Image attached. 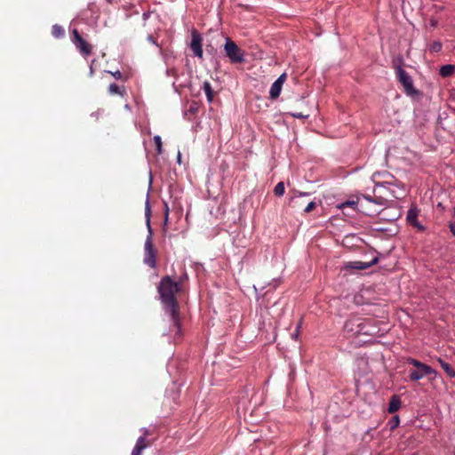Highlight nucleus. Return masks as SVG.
<instances>
[{"mask_svg":"<svg viewBox=\"0 0 455 455\" xmlns=\"http://www.w3.org/2000/svg\"><path fill=\"white\" fill-rule=\"evenodd\" d=\"M109 73L114 76L115 79L119 80V79L123 78V74L119 70H117L116 72H109Z\"/></svg>","mask_w":455,"mask_h":455,"instance_id":"a878e982","label":"nucleus"},{"mask_svg":"<svg viewBox=\"0 0 455 455\" xmlns=\"http://www.w3.org/2000/svg\"><path fill=\"white\" fill-rule=\"evenodd\" d=\"M315 206H316V204L315 202H310L305 207L304 212L307 213L311 212L315 208Z\"/></svg>","mask_w":455,"mask_h":455,"instance_id":"b1692460","label":"nucleus"},{"mask_svg":"<svg viewBox=\"0 0 455 455\" xmlns=\"http://www.w3.org/2000/svg\"><path fill=\"white\" fill-rule=\"evenodd\" d=\"M203 90H204V92L206 94L208 101H210V102L212 101L213 97H214V92H213V90L212 88V85H211L210 82L205 81L204 83Z\"/></svg>","mask_w":455,"mask_h":455,"instance_id":"6ab92c4d","label":"nucleus"},{"mask_svg":"<svg viewBox=\"0 0 455 455\" xmlns=\"http://www.w3.org/2000/svg\"><path fill=\"white\" fill-rule=\"evenodd\" d=\"M298 336H299V331H296V332H295V333H294V335H293V338H294V339H297V338H298Z\"/></svg>","mask_w":455,"mask_h":455,"instance_id":"e433bc0d","label":"nucleus"},{"mask_svg":"<svg viewBox=\"0 0 455 455\" xmlns=\"http://www.w3.org/2000/svg\"><path fill=\"white\" fill-rule=\"evenodd\" d=\"M361 326V335L377 336L381 331L378 325V322L372 318H363Z\"/></svg>","mask_w":455,"mask_h":455,"instance_id":"39448f33","label":"nucleus"},{"mask_svg":"<svg viewBox=\"0 0 455 455\" xmlns=\"http://www.w3.org/2000/svg\"><path fill=\"white\" fill-rule=\"evenodd\" d=\"M284 191H285V187H284V183L283 181L278 182L274 188V193L277 196H283Z\"/></svg>","mask_w":455,"mask_h":455,"instance_id":"aec40b11","label":"nucleus"},{"mask_svg":"<svg viewBox=\"0 0 455 455\" xmlns=\"http://www.w3.org/2000/svg\"><path fill=\"white\" fill-rule=\"evenodd\" d=\"M149 212H150L149 206H148V204L147 203V212H146L147 223H148V228H150V226H149ZM144 249H145V253H146L147 256H156V250L155 249L153 242H152L151 230L150 229H149V235H148V237L146 239V242H145V244H144Z\"/></svg>","mask_w":455,"mask_h":455,"instance_id":"6e6552de","label":"nucleus"},{"mask_svg":"<svg viewBox=\"0 0 455 455\" xmlns=\"http://www.w3.org/2000/svg\"><path fill=\"white\" fill-rule=\"evenodd\" d=\"M356 204H357V203L355 201H347L341 204V207H345V206L355 207Z\"/></svg>","mask_w":455,"mask_h":455,"instance_id":"c85d7f7f","label":"nucleus"},{"mask_svg":"<svg viewBox=\"0 0 455 455\" xmlns=\"http://www.w3.org/2000/svg\"><path fill=\"white\" fill-rule=\"evenodd\" d=\"M191 43H190V49L193 51L194 54L197 56L198 58L203 57V48H202V36L196 31L194 29L191 33Z\"/></svg>","mask_w":455,"mask_h":455,"instance_id":"423d86ee","label":"nucleus"},{"mask_svg":"<svg viewBox=\"0 0 455 455\" xmlns=\"http://www.w3.org/2000/svg\"><path fill=\"white\" fill-rule=\"evenodd\" d=\"M286 80V74H282L271 85L269 91V98L272 100H275L279 97L282 87Z\"/></svg>","mask_w":455,"mask_h":455,"instance_id":"9d476101","label":"nucleus"},{"mask_svg":"<svg viewBox=\"0 0 455 455\" xmlns=\"http://www.w3.org/2000/svg\"><path fill=\"white\" fill-rule=\"evenodd\" d=\"M94 61H95V60H92V64H93V63H94ZM92 74H93V68H92V65H91V67H90V75H91V76H92Z\"/></svg>","mask_w":455,"mask_h":455,"instance_id":"f704fd0d","label":"nucleus"},{"mask_svg":"<svg viewBox=\"0 0 455 455\" xmlns=\"http://www.w3.org/2000/svg\"><path fill=\"white\" fill-rule=\"evenodd\" d=\"M273 309H276L275 311V315L273 316L275 319H280L281 316L283 315V311H284V305L283 303H282L281 301H276L273 307H272Z\"/></svg>","mask_w":455,"mask_h":455,"instance_id":"dca6fc26","label":"nucleus"},{"mask_svg":"<svg viewBox=\"0 0 455 455\" xmlns=\"http://www.w3.org/2000/svg\"><path fill=\"white\" fill-rule=\"evenodd\" d=\"M455 66L451 64L443 65L439 69V75L442 77H448L454 74Z\"/></svg>","mask_w":455,"mask_h":455,"instance_id":"ddd939ff","label":"nucleus"},{"mask_svg":"<svg viewBox=\"0 0 455 455\" xmlns=\"http://www.w3.org/2000/svg\"><path fill=\"white\" fill-rule=\"evenodd\" d=\"M397 80L403 85L406 94L413 96L418 93V91L413 86V81L411 76L401 67L395 70Z\"/></svg>","mask_w":455,"mask_h":455,"instance_id":"7ed1b4c3","label":"nucleus"},{"mask_svg":"<svg viewBox=\"0 0 455 455\" xmlns=\"http://www.w3.org/2000/svg\"><path fill=\"white\" fill-rule=\"evenodd\" d=\"M254 288L257 291L258 288L263 290L265 288V283L262 281H258L256 284H254Z\"/></svg>","mask_w":455,"mask_h":455,"instance_id":"c756f323","label":"nucleus"},{"mask_svg":"<svg viewBox=\"0 0 455 455\" xmlns=\"http://www.w3.org/2000/svg\"><path fill=\"white\" fill-rule=\"evenodd\" d=\"M391 423H392V427L391 428H395L398 426L399 424V417L398 416H395L392 420H391Z\"/></svg>","mask_w":455,"mask_h":455,"instance_id":"bb28decb","label":"nucleus"},{"mask_svg":"<svg viewBox=\"0 0 455 455\" xmlns=\"http://www.w3.org/2000/svg\"><path fill=\"white\" fill-rule=\"evenodd\" d=\"M432 373L435 375L436 374V372L430 366L425 364L421 368L411 371L410 372V378L412 380H419L423 377L430 375Z\"/></svg>","mask_w":455,"mask_h":455,"instance_id":"9b49d317","label":"nucleus"},{"mask_svg":"<svg viewBox=\"0 0 455 455\" xmlns=\"http://www.w3.org/2000/svg\"><path fill=\"white\" fill-rule=\"evenodd\" d=\"M226 55L229 58L232 63H242L244 61V53L237 44L230 38H227L225 44Z\"/></svg>","mask_w":455,"mask_h":455,"instance_id":"f03ea898","label":"nucleus"},{"mask_svg":"<svg viewBox=\"0 0 455 455\" xmlns=\"http://www.w3.org/2000/svg\"><path fill=\"white\" fill-rule=\"evenodd\" d=\"M150 13L149 12H144L142 14V26L144 27L146 25L147 20L149 18Z\"/></svg>","mask_w":455,"mask_h":455,"instance_id":"7c9ffc66","label":"nucleus"},{"mask_svg":"<svg viewBox=\"0 0 455 455\" xmlns=\"http://www.w3.org/2000/svg\"><path fill=\"white\" fill-rule=\"evenodd\" d=\"M442 44L440 42H434L430 49L432 52H438L442 50Z\"/></svg>","mask_w":455,"mask_h":455,"instance_id":"5701e85b","label":"nucleus"},{"mask_svg":"<svg viewBox=\"0 0 455 455\" xmlns=\"http://www.w3.org/2000/svg\"><path fill=\"white\" fill-rule=\"evenodd\" d=\"M296 203H297L296 198L295 197L291 198V204H296Z\"/></svg>","mask_w":455,"mask_h":455,"instance_id":"4c0bfd02","label":"nucleus"},{"mask_svg":"<svg viewBox=\"0 0 455 455\" xmlns=\"http://www.w3.org/2000/svg\"><path fill=\"white\" fill-rule=\"evenodd\" d=\"M180 291L178 283L173 282L170 276L164 277L158 286V292L166 310L172 316L173 323L179 328V306L175 293Z\"/></svg>","mask_w":455,"mask_h":455,"instance_id":"f257e3e1","label":"nucleus"},{"mask_svg":"<svg viewBox=\"0 0 455 455\" xmlns=\"http://www.w3.org/2000/svg\"><path fill=\"white\" fill-rule=\"evenodd\" d=\"M400 406H401V400H400L399 396L393 395L391 397L390 403L388 404L387 411L389 413H394L399 410Z\"/></svg>","mask_w":455,"mask_h":455,"instance_id":"4468645a","label":"nucleus"},{"mask_svg":"<svg viewBox=\"0 0 455 455\" xmlns=\"http://www.w3.org/2000/svg\"><path fill=\"white\" fill-rule=\"evenodd\" d=\"M52 35L55 38H62L65 36V30L60 25L54 24L52 27Z\"/></svg>","mask_w":455,"mask_h":455,"instance_id":"f3484780","label":"nucleus"},{"mask_svg":"<svg viewBox=\"0 0 455 455\" xmlns=\"http://www.w3.org/2000/svg\"><path fill=\"white\" fill-rule=\"evenodd\" d=\"M148 442L146 441V438L144 436H141L140 437L137 442H136V444H135V447L136 448H140V450H144L148 447Z\"/></svg>","mask_w":455,"mask_h":455,"instance_id":"412c9836","label":"nucleus"},{"mask_svg":"<svg viewBox=\"0 0 455 455\" xmlns=\"http://www.w3.org/2000/svg\"><path fill=\"white\" fill-rule=\"evenodd\" d=\"M438 362L440 363L442 368L449 377H455V370L448 363L444 362L441 358L438 359Z\"/></svg>","mask_w":455,"mask_h":455,"instance_id":"a211bd4d","label":"nucleus"},{"mask_svg":"<svg viewBox=\"0 0 455 455\" xmlns=\"http://www.w3.org/2000/svg\"><path fill=\"white\" fill-rule=\"evenodd\" d=\"M410 363H411L412 365H414L415 367H417V369L421 368L422 366H424V365H425L424 363H420V362H419V361H417V360H415V359H411V360H410Z\"/></svg>","mask_w":455,"mask_h":455,"instance_id":"393cba45","label":"nucleus"},{"mask_svg":"<svg viewBox=\"0 0 455 455\" xmlns=\"http://www.w3.org/2000/svg\"><path fill=\"white\" fill-rule=\"evenodd\" d=\"M301 327V320L299 321V323H298V326H297V330L296 331H299V328Z\"/></svg>","mask_w":455,"mask_h":455,"instance_id":"c9c22d12","label":"nucleus"},{"mask_svg":"<svg viewBox=\"0 0 455 455\" xmlns=\"http://www.w3.org/2000/svg\"><path fill=\"white\" fill-rule=\"evenodd\" d=\"M108 92L111 95H120L124 96L125 94V88L124 86H119L116 84H111L108 86Z\"/></svg>","mask_w":455,"mask_h":455,"instance_id":"2eb2a0df","label":"nucleus"},{"mask_svg":"<svg viewBox=\"0 0 455 455\" xmlns=\"http://www.w3.org/2000/svg\"><path fill=\"white\" fill-rule=\"evenodd\" d=\"M141 453H142V450H140V448H136V447H134L132 451V455H141Z\"/></svg>","mask_w":455,"mask_h":455,"instance_id":"2f4dec72","label":"nucleus"},{"mask_svg":"<svg viewBox=\"0 0 455 455\" xmlns=\"http://www.w3.org/2000/svg\"><path fill=\"white\" fill-rule=\"evenodd\" d=\"M154 143L156 147V152L157 154H162V140H161V137L159 135H156L154 137Z\"/></svg>","mask_w":455,"mask_h":455,"instance_id":"4be33fe9","label":"nucleus"},{"mask_svg":"<svg viewBox=\"0 0 455 455\" xmlns=\"http://www.w3.org/2000/svg\"><path fill=\"white\" fill-rule=\"evenodd\" d=\"M147 263L151 265V266H154V264H155L154 258H148L147 259Z\"/></svg>","mask_w":455,"mask_h":455,"instance_id":"72a5a7b5","label":"nucleus"},{"mask_svg":"<svg viewBox=\"0 0 455 455\" xmlns=\"http://www.w3.org/2000/svg\"><path fill=\"white\" fill-rule=\"evenodd\" d=\"M291 116L293 117H296V118H307L308 116V115H303L302 113L300 112H294V113H291Z\"/></svg>","mask_w":455,"mask_h":455,"instance_id":"cd10ccee","label":"nucleus"},{"mask_svg":"<svg viewBox=\"0 0 455 455\" xmlns=\"http://www.w3.org/2000/svg\"><path fill=\"white\" fill-rule=\"evenodd\" d=\"M361 323H363V318L350 319L345 323V331L354 336L361 335V326L363 324Z\"/></svg>","mask_w":455,"mask_h":455,"instance_id":"1a4fd4ad","label":"nucleus"},{"mask_svg":"<svg viewBox=\"0 0 455 455\" xmlns=\"http://www.w3.org/2000/svg\"><path fill=\"white\" fill-rule=\"evenodd\" d=\"M379 261V258H373V259L370 262H363V261H354L349 262L345 266V268H353L356 270H363L366 269L375 264H377Z\"/></svg>","mask_w":455,"mask_h":455,"instance_id":"f8f14e48","label":"nucleus"},{"mask_svg":"<svg viewBox=\"0 0 455 455\" xmlns=\"http://www.w3.org/2000/svg\"><path fill=\"white\" fill-rule=\"evenodd\" d=\"M71 41L84 57L92 53V46L82 37L77 29H73Z\"/></svg>","mask_w":455,"mask_h":455,"instance_id":"20e7f679","label":"nucleus"},{"mask_svg":"<svg viewBox=\"0 0 455 455\" xmlns=\"http://www.w3.org/2000/svg\"><path fill=\"white\" fill-rule=\"evenodd\" d=\"M449 228L452 235H455V221L451 222Z\"/></svg>","mask_w":455,"mask_h":455,"instance_id":"473e14b6","label":"nucleus"},{"mask_svg":"<svg viewBox=\"0 0 455 455\" xmlns=\"http://www.w3.org/2000/svg\"><path fill=\"white\" fill-rule=\"evenodd\" d=\"M419 209L416 205L411 204V208L407 212L406 220L408 223L417 228L419 231H423L424 227L418 221Z\"/></svg>","mask_w":455,"mask_h":455,"instance_id":"0eeeda50","label":"nucleus"}]
</instances>
